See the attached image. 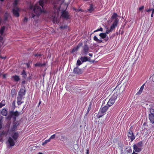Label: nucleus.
Wrapping results in <instances>:
<instances>
[{
	"instance_id": "f257e3e1",
	"label": "nucleus",
	"mask_w": 154,
	"mask_h": 154,
	"mask_svg": "<svg viewBox=\"0 0 154 154\" xmlns=\"http://www.w3.org/2000/svg\"><path fill=\"white\" fill-rule=\"evenodd\" d=\"M26 94V90L24 87H21L19 91L18 96L17 97V103L18 105H20L24 103L22 100V99L24 98V96Z\"/></svg>"
},
{
	"instance_id": "f03ea898",
	"label": "nucleus",
	"mask_w": 154,
	"mask_h": 154,
	"mask_svg": "<svg viewBox=\"0 0 154 154\" xmlns=\"http://www.w3.org/2000/svg\"><path fill=\"white\" fill-rule=\"evenodd\" d=\"M42 8L43 9L42 10L39 6L37 5H35L33 8V11L35 13V14L36 15L32 14V17L34 18L36 16L37 17H38L42 13H45L46 11L43 9V8Z\"/></svg>"
},
{
	"instance_id": "7ed1b4c3",
	"label": "nucleus",
	"mask_w": 154,
	"mask_h": 154,
	"mask_svg": "<svg viewBox=\"0 0 154 154\" xmlns=\"http://www.w3.org/2000/svg\"><path fill=\"white\" fill-rule=\"evenodd\" d=\"M120 93L119 92L117 91L109 99L107 105L109 107L112 106L115 103L118 97H119Z\"/></svg>"
},
{
	"instance_id": "20e7f679",
	"label": "nucleus",
	"mask_w": 154,
	"mask_h": 154,
	"mask_svg": "<svg viewBox=\"0 0 154 154\" xmlns=\"http://www.w3.org/2000/svg\"><path fill=\"white\" fill-rule=\"evenodd\" d=\"M103 105H102L97 114L98 118H100L104 115L109 107L107 106H105L103 107Z\"/></svg>"
},
{
	"instance_id": "39448f33",
	"label": "nucleus",
	"mask_w": 154,
	"mask_h": 154,
	"mask_svg": "<svg viewBox=\"0 0 154 154\" xmlns=\"http://www.w3.org/2000/svg\"><path fill=\"white\" fill-rule=\"evenodd\" d=\"M133 149L135 152H139L141 151L143 147V143L142 141L133 145Z\"/></svg>"
},
{
	"instance_id": "423d86ee",
	"label": "nucleus",
	"mask_w": 154,
	"mask_h": 154,
	"mask_svg": "<svg viewBox=\"0 0 154 154\" xmlns=\"http://www.w3.org/2000/svg\"><path fill=\"white\" fill-rule=\"evenodd\" d=\"M89 7L88 9L85 10V12H86L92 13L94 11L96 8V6L94 3H92L89 4Z\"/></svg>"
},
{
	"instance_id": "0eeeda50",
	"label": "nucleus",
	"mask_w": 154,
	"mask_h": 154,
	"mask_svg": "<svg viewBox=\"0 0 154 154\" xmlns=\"http://www.w3.org/2000/svg\"><path fill=\"white\" fill-rule=\"evenodd\" d=\"M89 48L87 44H85L83 47V50L82 51V55H86L89 52Z\"/></svg>"
},
{
	"instance_id": "6e6552de",
	"label": "nucleus",
	"mask_w": 154,
	"mask_h": 154,
	"mask_svg": "<svg viewBox=\"0 0 154 154\" xmlns=\"http://www.w3.org/2000/svg\"><path fill=\"white\" fill-rule=\"evenodd\" d=\"M127 136L128 138L130 139L131 141L132 142L135 139V137L134 134L132 132V131L129 130Z\"/></svg>"
},
{
	"instance_id": "1a4fd4ad",
	"label": "nucleus",
	"mask_w": 154,
	"mask_h": 154,
	"mask_svg": "<svg viewBox=\"0 0 154 154\" xmlns=\"http://www.w3.org/2000/svg\"><path fill=\"white\" fill-rule=\"evenodd\" d=\"M20 9L18 7H15L12 10V12L14 15L16 17H18L20 15L19 13Z\"/></svg>"
},
{
	"instance_id": "9d476101",
	"label": "nucleus",
	"mask_w": 154,
	"mask_h": 154,
	"mask_svg": "<svg viewBox=\"0 0 154 154\" xmlns=\"http://www.w3.org/2000/svg\"><path fill=\"white\" fill-rule=\"evenodd\" d=\"M73 71L74 74L78 75L81 74L82 73V69L78 67L74 68Z\"/></svg>"
},
{
	"instance_id": "9b49d317",
	"label": "nucleus",
	"mask_w": 154,
	"mask_h": 154,
	"mask_svg": "<svg viewBox=\"0 0 154 154\" xmlns=\"http://www.w3.org/2000/svg\"><path fill=\"white\" fill-rule=\"evenodd\" d=\"M61 16L67 19H69V17L68 13L66 10L62 12Z\"/></svg>"
},
{
	"instance_id": "f8f14e48",
	"label": "nucleus",
	"mask_w": 154,
	"mask_h": 154,
	"mask_svg": "<svg viewBox=\"0 0 154 154\" xmlns=\"http://www.w3.org/2000/svg\"><path fill=\"white\" fill-rule=\"evenodd\" d=\"M118 20L117 19L115 20L113 22V23L112 24L110 28L112 30L115 28L117 26L118 22Z\"/></svg>"
},
{
	"instance_id": "ddd939ff",
	"label": "nucleus",
	"mask_w": 154,
	"mask_h": 154,
	"mask_svg": "<svg viewBox=\"0 0 154 154\" xmlns=\"http://www.w3.org/2000/svg\"><path fill=\"white\" fill-rule=\"evenodd\" d=\"M10 115L11 116H18L19 115V113L17 111L14 112L11 111L10 112Z\"/></svg>"
},
{
	"instance_id": "4468645a",
	"label": "nucleus",
	"mask_w": 154,
	"mask_h": 154,
	"mask_svg": "<svg viewBox=\"0 0 154 154\" xmlns=\"http://www.w3.org/2000/svg\"><path fill=\"white\" fill-rule=\"evenodd\" d=\"M8 141L11 146H13L15 145V142L13 140L11 137H9Z\"/></svg>"
},
{
	"instance_id": "2eb2a0df",
	"label": "nucleus",
	"mask_w": 154,
	"mask_h": 154,
	"mask_svg": "<svg viewBox=\"0 0 154 154\" xmlns=\"http://www.w3.org/2000/svg\"><path fill=\"white\" fill-rule=\"evenodd\" d=\"M149 118L150 122L152 124H154V115L152 114H149Z\"/></svg>"
},
{
	"instance_id": "dca6fc26",
	"label": "nucleus",
	"mask_w": 154,
	"mask_h": 154,
	"mask_svg": "<svg viewBox=\"0 0 154 154\" xmlns=\"http://www.w3.org/2000/svg\"><path fill=\"white\" fill-rule=\"evenodd\" d=\"M93 39L94 41L98 43H101L103 42L102 41L101 39V38H100V39H98L96 35L94 37Z\"/></svg>"
},
{
	"instance_id": "f3484780",
	"label": "nucleus",
	"mask_w": 154,
	"mask_h": 154,
	"mask_svg": "<svg viewBox=\"0 0 154 154\" xmlns=\"http://www.w3.org/2000/svg\"><path fill=\"white\" fill-rule=\"evenodd\" d=\"M48 1H50V0H40L38 2L39 5L42 8H43L45 2H47Z\"/></svg>"
},
{
	"instance_id": "a211bd4d",
	"label": "nucleus",
	"mask_w": 154,
	"mask_h": 154,
	"mask_svg": "<svg viewBox=\"0 0 154 154\" xmlns=\"http://www.w3.org/2000/svg\"><path fill=\"white\" fill-rule=\"evenodd\" d=\"M19 134L17 132H15L12 136V138L15 140H16L18 137Z\"/></svg>"
},
{
	"instance_id": "6ab92c4d",
	"label": "nucleus",
	"mask_w": 154,
	"mask_h": 154,
	"mask_svg": "<svg viewBox=\"0 0 154 154\" xmlns=\"http://www.w3.org/2000/svg\"><path fill=\"white\" fill-rule=\"evenodd\" d=\"M80 60L82 62L89 61L88 58L86 57H82L80 58Z\"/></svg>"
},
{
	"instance_id": "aec40b11",
	"label": "nucleus",
	"mask_w": 154,
	"mask_h": 154,
	"mask_svg": "<svg viewBox=\"0 0 154 154\" xmlns=\"http://www.w3.org/2000/svg\"><path fill=\"white\" fill-rule=\"evenodd\" d=\"M45 65H46V63H44L43 64H42L40 63H35V66H36V67H42V66H45Z\"/></svg>"
},
{
	"instance_id": "412c9836",
	"label": "nucleus",
	"mask_w": 154,
	"mask_h": 154,
	"mask_svg": "<svg viewBox=\"0 0 154 154\" xmlns=\"http://www.w3.org/2000/svg\"><path fill=\"white\" fill-rule=\"evenodd\" d=\"M99 35L100 37V38L101 39V38L104 39L105 38L107 35L105 33H101L99 34Z\"/></svg>"
},
{
	"instance_id": "4be33fe9",
	"label": "nucleus",
	"mask_w": 154,
	"mask_h": 154,
	"mask_svg": "<svg viewBox=\"0 0 154 154\" xmlns=\"http://www.w3.org/2000/svg\"><path fill=\"white\" fill-rule=\"evenodd\" d=\"M14 79V80L15 82H18L20 80V79L19 76L17 75H15L12 77Z\"/></svg>"
},
{
	"instance_id": "5701e85b",
	"label": "nucleus",
	"mask_w": 154,
	"mask_h": 154,
	"mask_svg": "<svg viewBox=\"0 0 154 154\" xmlns=\"http://www.w3.org/2000/svg\"><path fill=\"white\" fill-rule=\"evenodd\" d=\"M145 84H143V85L140 88V90H139V91L137 92V94H140L143 91V88H144V85H145Z\"/></svg>"
},
{
	"instance_id": "b1692460",
	"label": "nucleus",
	"mask_w": 154,
	"mask_h": 154,
	"mask_svg": "<svg viewBox=\"0 0 154 154\" xmlns=\"http://www.w3.org/2000/svg\"><path fill=\"white\" fill-rule=\"evenodd\" d=\"M1 114L3 116H7V111L5 109H3L1 111Z\"/></svg>"
},
{
	"instance_id": "393cba45",
	"label": "nucleus",
	"mask_w": 154,
	"mask_h": 154,
	"mask_svg": "<svg viewBox=\"0 0 154 154\" xmlns=\"http://www.w3.org/2000/svg\"><path fill=\"white\" fill-rule=\"evenodd\" d=\"M19 1V0H14V2L13 3L14 8H15V7H17V6L18 4Z\"/></svg>"
},
{
	"instance_id": "a878e982",
	"label": "nucleus",
	"mask_w": 154,
	"mask_h": 154,
	"mask_svg": "<svg viewBox=\"0 0 154 154\" xmlns=\"http://www.w3.org/2000/svg\"><path fill=\"white\" fill-rule=\"evenodd\" d=\"M5 105V100H2L0 103V108H2Z\"/></svg>"
},
{
	"instance_id": "bb28decb",
	"label": "nucleus",
	"mask_w": 154,
	"mask_h": 154,
	"mask_svg": "<svg viewBox=\"0 0 154 154\" xmlns=\"http://www.w3.org/2000/svg\"><path fill=\"white\" fill-rule=\"evenodd\" d=\"M17 128V126L16 125H14L11 128V130L12 131H14L16 130Z\"/></svg>"
},
{
	"instance_id": "cd10ccee",
	"label": "nucleus",
	"mask_w": 154,
	"mask_h": 154,
	"mask_svg": "<svg viewBox=\"0 0 154 154\" xmlns=\"http://www.w3.org/2000/svg\"><path fill=\"white\" fill-rule=\"evenodd\" d=\"M118 16V15L117 14L114 13L112 14L111 18L112 19H115L116 20V19L117 17Z\"/></svg>"
},
{
	"instance_id": "c85d7f7f",
	"label": "nucleus",
	"mask_w": 154,
	"mask_h": 154,
	"mask_svg": "<svg viewBox=\"0 0 154 154\" xmlns=\"http://www.w3.org/2000/svg\"><path fill=\"white\" fill-rule=\"evenodd\" d=\"M5 26H3L1 27V29L0 30V34H2L3 33L4 31L5 30Z\"/></svg>"
},
{
	"instance_id": "c756f323",
	"label": "nucleus",
	"mask_w": 154,
	"mask_h": 154,
	"mask_svg": "<svg viewBox=\"0 0 154 154\" xmlns=\"http://www.w3.org/2000/svg\"><path fill=\"white\" fill-rule=\"evenodd\" d=\"M50 141V139H48V140H46L44 142H43L42 143V146L45 145L48 143Z\"/></svg>"
},
{
	"instance_id": "7c9ffc66",
	"label": "nucleus",
	"mask_w": 154,
	"mask_h": 154,
	"mask_svg": "<svg viewBox=\"0 0 154 154\" xmlns=\"http://www.w3.org/2000/svg\"><path fill=\"white\" fill-rule=\"evenodd\" d=\"M112 30L110 28V29L108 30V28H107L106 30V32L105 33L106 34H109L110 32H111Z\"/></svg>"
},
{
	"instance_id": "2f4dec72",
	"label": "nucleus",
	"mask_w": 154,
	"mask_h": 154,
	"mask_svg": "<svg viewBox=\"0 0 154 154\" xmlns=\"http://www.w3.org/2000/svg\"><path fill=\"white\" fill-rule=\"evenodd\" d=\"M82 64V63H81V61L79 60H78L77 62L76 65L77 66H79L80 65H81Z\"/></svg>"
},
{
	"instance_id": "473e14b6",
	"label": "nucleus",
	"mask_w": 154,
	"mask_h": 154,
	"mask_svg": "<svg viewBox=\"0 0 154 154\" xmlns=\"http://www.w3.org/2000/svg\"><path fill=\"white\" fill-rule=\"evenodd\" d=\"M128 148H127V149L126 151L128 153L131 152H132V149L130 147L128 149Z\"/></svg>"
},
{
	"instance_id": "72a5a7b5",
	"label": "nucleus",
	"mask_w": 154,
	"mask_h": 154,
	"mask_svg": "<svg viewBox=\"0 0 154 154\" xmlns=\"http://www.w3.org/2000/svg\"><path fill=\"white\" fill-rule=\"evenodd\" d=\"M67 27V25L61 26L60 27V28L61 29L66 28Z\"/></svg>"
},
{
	"instance_id": "f704fd0d",
	"label": "nucleus",
	"mask_w": 154,
	"mask_h": 154,
	"mask_svg": "<svg viewBox=\"0 0 154 154\" xmlns=\"http://www.w3.org/2000/svg\"><path fill=\"white\" fill-rule=\"evenodd\" d=\"M78 49L76 47H74L72 49V52H74L75 51H77Z\"/></svg>"
},
{
	"instance_id": "c9c22d12",
	"label": "nucleus",
	"mask_w": 154,
	"mask_h": 154,
	"mask_svg": "<svg viewBox=\"0 0 154 154\" xmlns=\"http://www.w3.org/2000/svg\"><path fill=\"white\" fill-rule=\"evenodd\" d=\"M82 43L80 42L78 44L77 46L76 47L78 49H79V48L82 46Z\"/></svg>"
},
{
	"instance_id": "e433bc0d",
	"label": "nucleus",
	"mask_w": 154,
	"mask_h": 154,
	"mask_svg": "<svg viewBox=\"0 0 154 154\" xmlns=\"http://www.w3.org/2000/svg\"><path fill=\"white\" fill-rule=\"evenodd\" d=\"M150 111L151 113L150 114H152L154 115V109H153L151 108L150 109Z\"/></svg>"
},
{
	"instance_id": "4c0bfd02",
	"label": "nucleus",
	"mask_w": 154,
	"mask_h": 154,
	"mask_svg": "<svg viewBox=\"0 0 154 154\" xmlns=\"http://www.w3.org/2000/svg\"><path fill=\"white\" fill-rule=\"evenodd\" d=\"M103 28L102 27H100V29H97L96 30L94 31V32H96L99 31H100L102 32V31H103Z\"/></svg>"
},
{
	"instance_id": "58836bf2",
	"label": "nucleus",
	"mask_w": 154,
	"mask_h": 154,
	"mask_svg": "<svg viewBox=\"0 0 154 154\" xmlns=\"http://www.w3.org/2000/svg\"><path fill=\"white\" fill-rule=\"evenodd\" d=\"M65 139V136L63 135H62L61 136L60 140L63 141V140H64Z\"/></svg>"
},
{
	"instance_id": "ea45409f",
	"label": "nucleus",
	"mask_w": 154,
	"mask_h": 154,
	"mask_svg": "<svg viewBox=\"0 0 154 154\" xmlns=\"http://www.w3.org/2000/svg\"><path fill=\"white\" fill-rule=\"evenodd\" d=\"M55 134H54L53 135H52L51 136L50 138H49V139H50V140H51V139H53L55 138Z\"/></svg>"
},
{
	"instance_id": "a19ab883",
	"label": "nucleus",
	"mask_w": 154,
	"mask_h": 154,
	"mask_svg": "<svg viewBox=\"0 0 154 154\" xmlns=\"http://www.w3.org/2000/svg\"><path fill=\"white\" fill-rule=\"evenodd\" d=\"M15 92V90L14 89H12L11 90V93L12 94H14Z\"/></svg>"
},
{
	"instance_id": "79ce46f5",
	"label": "nucleus",
	"mask_w": 154,
	"mask_h": 154,
	"mask_svg": "<svg viewBox=\"0 0 154 154\" xmlns=\"http://www.w3.org/2000/svg\"><path fill=\"white\" fill-rule=\"evenodd\" d=\"M144 8V6H142L139 8V10L140 11H141Z\"/></svg>"
},
{
	"instance_id": "37998d69",
	"label": "nucleus",
	"mask_w": 154,
	"mask_h": 154,
	"mask_svg": "<svg viewBox=\"0 0 154 154\" xmlns=\"http://www.w3.org/2000/svg\"><path fill=\"white\" fill-rule=\"evenodd\" d=\"M24 22H27L28 21V18L26 17H25L23 19Z\"/></svg>"
},
{
	"instance_id": "c03bdc74",
	"label": "nucleus",
	"mask_w": 154,
	"mask_h": 154,
	"mask_svg": "<svg viewBox=\"0 0 154 154\" xmlns=\"http://www.w3.org/2000/svg\"><path fill=\"white\" fill-rule=\"evenodd\" d=\"M26 74V72L25 71V70L24 69H23L22 72L21 73V75H25V74Z\"/></svg>"
},
{
	"instance_id": "a18cd8bd",
	"label": "nucleus",
	"mask_w": 154,
	"mask_h": 154,
	"mask_svg": "<svg viewBox=\"0 0 154 154\" xmlns=\"http://www.w3.org/2000/svg\"><path fill=\"white\" fill-rule=\"evenodd\" d=\"M26 64L27 66V67L29 68V67L30 63L29 62L28 63H26Z\"/></svg>"
},
{
	"instance_id": "49530a36",
	"label": "nucleus",
	"mask_w": 154,
	"mask_h": 154,
	"mask_svg": "<svg viewBox=\"0 0 154 154\" xmlns=\"http://www.w3.org/2000/svg\"><path fill=\"white\" fill-rule=\"evenodd\" d=\"M153 8H149L147 10H146L147 12H149L150 11H151L153 10Z\"/></svg>"
},
{
	"instance_id": "de8ad7c7",
	"label": "nucleus",
	"mask_w": 154,
	"mask_h": 154,
	"mask_svg": "<svg viewBox=\"0 0 154 154\" xmlns=\"http://www.w3.org/2000/svg\"><path fill=\"white\" fill-rule=\"evenodd\" d=\"M35 57H37V56H42V54H35Z\"/></svg>"
},
{
	"instance_id": "09e8293b",
	"label": "nucleus",
	"mask_w": 154,
	"mask_h": 154,
	"mask_svg": "<svg viewBox=\"0 0 154 154\" xmlns=\"http://www.w3.org/2000/svg\"><path fill=\"white\" fill-rule=\"evenodd\" d=\"M108 40V37H106L105 38V41H106V42Z\"/></svg>"
},
{
	"instance_id": "8fccbe9b",
	"label": "nucleus",
	"mask_w": 154,
	"mask_h": 154,
	"mask_svg": "<svg viewBox=\"0 0 154 154\" xmlns=\"http://www.w3.org/2000/svg\"><path fill=\"white\" fill-rule=\"evenodd\" d=\"M27 75L26 74H25V75H23V77L24 78H25L26 77Z\"/></svg>"
},
{
	"instance_id": "3c124183",
	"label": "nucleus",
	"mask_w": 154,
	"mask_h": 154,
	"mask_svg": "<svg viewBox=\"0 0 154 154\" xmlns=\"http://www.w3.org/2000/svg\"><path fill=\"white\" fill-rule=\"evenodd\" d=\"M3 40V38L2 37L0 36V42H1Z\"/></svg>"
},
{
	"instance_id": "603ef678",
	"label": "nucleus",
	"mask_w": 154,
	"mask_h": 154,
	"mask_svg": "<svg viewBox=\"0 0 154 154\" xmlns=\"http://www.w3.org/2000/svg\"><path fill=\"white\" fill-rule=\"evenodd\" d=\"M33 6L32 5H31L29 7V8L30 9H32L33 8Z\"/></svg>"
},
{
	"instance_id": "864d4df0",
	"label": "nucleus",
	"mask_w": 154,
	"mask_h": 154,
	"mask_svg": "<svg viewBox=\"0 0 154 154\" xmlns=\"http://www.w3.org/2000/svg\"><path fill=\"white\" fill-rule=\"evenodd\" d=\"M86 154H89V149H87Z\"/></svg>"
},
{
	"instance_id": "5fc2aeb1",
	"label": "nucleus",
	"mask_w": 154,
	"mask_h": 154,
	"mask_svg": "<svg viewBox=\"0 0 154 154\" xmlns=\"http://www.w3.org/2000/svg\"><path fill=\"white\" fill-rule=\"evenodd\" d=\"M88 55L90 56L91 57H92L93 55V54H91V53H89Z\"/></svg>"
},
{
	"instance_id": "6e6d98bb",
	"label": "nucleus",
	"mask_w": 154,
	"mask_h": 154,
	"mask_svg": "<svg viewBox=\"0 0 154 154\" xmlns=\"http://www.w3.org/2000/svg\"><path fill=\"white\" fill-rule=\"evenodd\" d=\"M2 116H1V118H0V123H1L2 122Z\"/></svg>"
},
{
	"instance_id": "4d7b16f0",
	"label": "nucleus",
	"mask_w": 154,
	"mask_h": 154,
	"mask_svg": "<svg viewBox=\"0 0 154 154\" xmlns=\"http://www.w3.org/2000/svg\"><path fill=\"white\" fill-rule=\"evenodd\" d=\"M134 150L133 152L131 154H138V153H136L134 152Z\"/></svg>"
},
{
	"instance_id": "13d9d810",
	"label": "nucleus",
	"mask_w": 154,
	"mask_h": 154,
	"mask_svg": "<svg viewBox=\"0 0 154 154\" xmlns=\"http://www.w3.org/2000/svg\"><path fill=\"white\" fill-rule=\"evenodd\" d=\"M2 124L1 123H0V130L2 128Z\"/></svg>"
},
{
	"instance_id": "bf43d9fd",
	"label": "nucleus",
	"mask_w": 154,
	"mask_h": 154,
	"mask_svg": "<svg viewBox=\"0 0 154 154\" xmlns=\"http://www.w3.org/2000/svg\"><path fill=\"white\" fill-rule=\"evenodd\" d=\"M15 100L13 102V103H12L13 105H14V106H15Z\"/></svg>"
},
{
	"instance_id": "052dcab7",
	"label": "nucleus",
	"mask_w": 154,
	"mask_h": 154,
	"mask_svg": "<svg viewBox=\"0 0 154 154\" xmlns=\"http://www.w3.org/2000/svg\"><path fill=\"white\" fill-rule=\"evenodd\" d=\"M152 14H154V9H153V10H152Z\"/></svg>"
},
{
	"instance_id": "680f3d73",
	"label": "nucleus",
	"mask_w": 154,
	"mask_h": 154,
	"mask_svg": "<svg viewBox=\"0 0 154 154\" xmlns=\"http://www.w3.org/2000/svg\"><path fill=\"white\" fill-rule=\"evenodd\" d=\"M25 83V81H23L22 82V84H24Z\"/></svg>"
},
{
	"instance_id": "e2e57ef3",
	"label": "nucleus",
	"mask_w": 154,
	"mask_h": 154,
	"mask_svg": "<svg viewBox=\"0 0 154 154\" xmlns=\"http://www.w3.org/2000/svg\"><path fill=\"white\" fill-rule=\"evenodd\" d=\"M41 103V100H40L39 101V103H38V106H39V105Z\"/></svg>"
},
{
	"instance_id": "0e129e2a",
	"label": "nucleus",
	"mask_w": 154,
	"mask_h": 154,
	"mask_svg": "<svg viewBox=\"0 0 154 154\" xmlns=\"http://www.w3.org/2000/svg\"><path fill=\"white\" fill-rule=\"evenodd\" d=\"M3 78H5L6 77V75L5 74H4L3 75Z\"/></svg>"
},
{
	"instance_id": "69168bd1",
	"label": "nucleus",
	"mask_w": 154,
	"mask_h": 154,
	"mask_svg": "<svg viewBox=\"0 0 154 154\" xmlns=\"http://www.w3.org/2000/svg\"><path fill=\"white\" fill-rule=\"evenodd\" d=\"M7 18H8V17H5V20H7Z\"/></svg>"
},
{
	"instance_id": "338daca9",
	"label": "nucleus",
	"mask_w": 154,
	"mask_h": 154,
	"mask_svg": "<svg viewBox=\"0 0 154 154\" xmlns=\"http://www.w3.org/2000/svg\"><path fill=\"white\" fill-rule=\"evenodd\" d=\"M151 17H153V14H152H152H151Z\"/></svg>"
},
{
	"instance_id": "774afa93",
	"label": "nucleus",
	"mask_w": 154,
	"mask_h": 154,
	"mask_svg": "<svg viewBox=\"0 0 154 154\" xmlns=\"http://www.w3.org/2000/svg\"><path fill=\"white\" fill-rule=\"evenodd\" d=\"M37 154H42V152H39V153H38Z\"/></svg>"
}]
</instances>
